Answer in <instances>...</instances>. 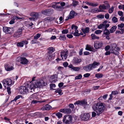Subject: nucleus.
<instances>
[{
  "instance_id": "50",
  "label": "nucleus",
  "mask_w": 124,
  "mask_h": 124,
  "mask_svg": "<svg viewBox=\"0 0 124 124\" xmlns=\"http://www.w3.org/2000/svg\"><path fill=\"white\" fill-rule=\"evenodd\" d=\"M114 8L113 6L111 7L108 10V12L110 13H112L114 10Z\"/></svg>"
},
{
  "instance_id": "49",
  "label": "nucleus",
  "mask_w": 124,
  "mask_h": 124,
  "mask_svg": "<svg viewBox=\"0 0 124 124\" xmlns=\"http://www.w3.org/2000/svg\"><path fill=\"white\" fill-rule=\"evenodd\" d=\"M56 115L58 118H61L62 116V114L59 112L58 113L56 114Z\"/></svg>"
},
{
  "instance_id": "1",
  "label": "nucleus",
  "mask_w": 124,
  "mask_h": 124,
  "mask_svg": "<svg viewBox=\"0 0 124 124\" xmlns=\"http://www.w3.org/2000/svg\"><path fill=\"white\" fill-rule=\"evenodd\" d=\"M92 108L93 110L96 112L98 116L103 113L105 109V104L101 102L95 104Z\"/></svg>"
},
{
  "instance_id": "57",
  "label": "nucleus",
  "mask_w": 124,
  "mask_h": 124,
  "mask_svg": "<svg viewBox=\"0 0 124 124\" xmlns=\"http://www.w3.org/2000/svg\"><path fill=\"white\" fill-rule=\"evenodd\" d=\"M98 28L99 29H101L104 28V27L103 26V25H102V23H101L100 24H99L98 26Z\"/></svg>"
},
{
  "instance_id": "54",
  "label": "nucleus",
  "mask_w": 124,
  "mask_h": 124,
  "mask_svg": "<svg viewBox=\"0 0 124 124\" xmlns=\"http://www.w3.org/2000/svg\"><path fill=\"white\" fill-rule=\"evenodd\" d=\"M80 69V68L78 67H74L73 70L75 71H77L79 70Z\"/></svg>"
},
{
  "instance_id": "5",
  "label": "nucleus",
  "mask_w": 124,
  "mask_h": 124,
  "mask_svg": "<svg viewBox=\"0 0 124 124\" xmlns=\"http://www.w3.org/2000/svg\"><path fill=\"white\" fill-rule=\"evenodd\" d=\"M120 48L119 47L117 46L116 44L114 43L111 44L110 46V50L111 53H113L116 55L119 54L118 51L120 50Z\"/></svg>"
},
{
  "instance_id": "30",
  "label": "nucleus",
  "mask_w": 124,
  "mask_h": 124,
  "mask_svg": "<svg viewBox=\"0 0 124 124\" xmlns=\"http://www.w3.org/2000/svg\"><path fill=\"white\" fill-rule=\"evenodd\" d=\"M48 50H49L48 53H52L54 52L55 49L53 47H50L48 48Z\"/></svg>"
},
{
  "instance_id": "44",
  "label": "nucleus",
  "mask_w": 124,
  "mask_h": 124,
  "mask_svg": "<svg viewBox=\"0 0 124 124\" xmlns=\"http://www.w3.org/2000/svg\"><path fill=\"white\" fill-rule=\"evenodd\" d=\"M112 20L114 23H116L117 22L118 19L117 18L114 16L112 17Z\"/></svg>"
},
{
  "instance_id": "35",
  "label": "nucleus",
  "mask_w": 124,
  "mask_h": 124,
  "mask_svg": "<svg viewBox=\"0 0 124 124\" xmlns=\"http://www.w3.org/2000/svg\"><path fill=\"white\" fill-rule=\"evenodd\" d=\"M103 76V75L101 73H97L95 75V77L97 78H101Z\"/></svg>"
},
{
  "instance_id": "48",
  "label": "nucleus",
  "mask_w": 124,
  "mask_h": 124,
  "mask_svg": "<svg viewBox=\"0 0 124 124\" xmlns=\"http://www.w3.org/2000/svg\"><path fill=\"white\" fill-rule=\"evenodd\" d=\"M102 32V31L101 30H96L95 31V33L96 34H99Z\"/></svg>"
},
{
  "instance_id": "33",
  "label": "nucleus",
  "mask_w": 124,
  "mask_h": 124,
  "mask_svg": "<svg viewBox=\"0 0 124 124\" xmlns=\"http://www.w3.org/2000/svg\"><path fill=\"white\" fill-rule=\"evenodd\" d=\"M117 27L116 26H114L112 27L111 28L110 30V32L111 33H112L114 32L116 29Z\"/></svg>"
},
{
  "instance_id": "51",
  "label": "nucleus",
  "mask_w": 124,
  "mask_h": 124,
  "mask_svg": "<svg viewBox=\"0 0 124 124\" xmlns=\"http://www.w3.org/2000/svg\"><path fill=\"white\" fill-rule=\"evenodd\" d=\"M51 17H47L44 19V20L45 21H51L52 20L51 19Z\"/></svg>"
},
{
  "instance_id": "38",
  "label": "nucleus",
  "mask_w": 124,
  "mask_h": 124,
  "mask_svg": "<svg viewBox=\"0 0 124 124\" xmlns=\"http://www.w3.org/2000/svg\"><path fill=\"white\" fill-rule=\"evenodd\" d=\"M62 91L60 88H58L55 91V92L56 93H58L59 95H62L63 94L62 93Z\"/></svg>"
},
{
  "instance_id": "21",
  "label": "nucleus",
  "mask_w": 124,
  "mask_h": 124,
  "mask_svg": "<svg viewBox=\"0 0 124 124\" xmlns=\"http://www.w3.org/2000/svg\"><path fill=\"white\" fill-rule=\"evenodd\" d=\"M87 102L86 100H83L81 101H78L74 103L75 105L80 104V105H85L87 104Z\"/></svg>"
},
{
  "instance_id": "60",
  "label": "nucleus",
  "mask_w": 124,
  "mask_h": 124,
  "mask_svg": "<svg viewBox=\"0 0 124 124\" xmlns=\"http://www.w3.org/2000/svg\"><path fill=\"white\" fill-rule=\"evenodd\" d=\"M38 42V41L35 40H33L31 41V43L32 44L37 43Z\"/></svg>"
},
{
  "instance_id": "4",
  "label": "nucleus",
  "mask_w": 124,
  "mask_h": 124,
  "mask_svg": "<svg viewBox=\"0 0 124 124\" xmlns=\"http://www.w3.org/2000/svg\"><path fill=\"white\" fill-rule=\"evenodd\" d=\"M3 86L5 89L6 88L10 87L13 85L14 82L10 78H5L3 79L2 81Z\"/></svg>"
},
{
  "instance_id": "23",
  "label": "nucleus",
  "mask_w": 124,
  "mask_h": 124,
  "mask_svg": "<svg viewBox=\"0 0 124 124\" xmlns=\"http://www.w3.org/2000/svg\"><path fill=\"white\" fill-rule=\"evenodd\" d=\"M61 112H63L65 113L69 114H70L71 111V110L70 109H61L60 110Z\"/></svg>"
},
{
  "instance_id": "56",
  "label": "nucleus",
  "mask_w": 124,
  "mask_h": 124,
  "mask_svg": "<svg viewBox=\"0 0 124 124\" xmlns=\"http://www.w3.org/2000/svg\"><path fill=\"white\" fill-rule=\"evenodd\" d=\"M111 93L112 94H113L114 95H116L118 94V92L117 91H112Z\"/></svg>"
},
{
  "instance_id": "8",
  "label": "nucleus",
  "mask_w": 124,
  "mask_h": 124,
  "mask_svg": "<svg viewBox=\"0 0 124 124\" xmlns=\"http://www.w3.org/2000/svg\"><path fill=\"white\" fill-rule=\"evenodd\" d=\"M24 29L23 27L19 28L14 33V37L16 38H18L22 36L23 31Z\"/></svg>"
},
{
  "instance_id": "40",
  "label": "nucleus",
  "mask_w": 124,
  "mask_h": 124,
  "mask_svg": "<svg viewBox=\"0 0 124 124\" xmlns=\"http://www.w3.org/2000/svg\"><path fill=\"white\" fill-rule=\"evenodd\" d=\"M17 45L18 46L20 47H22L23 46V44L22 42V41L20 42H19L17 43Z\"/></svg>"
},
{
  "instance_id": "36",
  "label": "nucleus",
  "mask_w": 124,
  "mask_h": 124,
  "mask_svg": "<svg viewBox=\"0 0 124 124\" xmlns=\"http://www.w3.org/2000/svg\"><path fill=\"white\" fill-rule=\"evenodd\" d=\"M91 11L93 13H97L100 12L99 9H98L97 8H94Z\"/></svg>"
},
{
  "instance_id": "26",
  "label": "nucleus",
  "mask_w": 124,
  "mask_h": 124,
  "mask_svg": "<svg viewBox=\"0 0 124 124\" xmlns=\"http://www.w3.org/2000/svg\"><path fill=\"white\" fill-rule=\"evenodd\" d=\"M51 108V106L48 104H46L41 108V109L43 110H48L50 109Z\"/></svg>"
},
{
  "instance_id": "22",
  "label": "nucleus",
  "mask_w": 124,
  "mask_h": 124,
  "mask_svg": "<svg viewBox=\"0 0 124 124\" xmlns=\"http://www.w3.org/2000/svg\"><path fill=\"white\" fill-rule=\"evenodd\" d=\"M55 56V55L54 53H48L46 59L50 61H51L54 59Z\"/></svg>"
},
{
  "instance_id": "47",
  "label": "nucleus",
  "mask_w": 124,
  "mask_h": 124,
  "mask_svg": "<svg viewBox=\"0 0 124 124\" xmlns=\"http://www.w3.org/2000/svg\"><path fill=\"white\" fill-rule=\"evenodd\" d=\"M98 5V4L97 3L91 2V6L93 7H96Z\"/></svg>"
},
{
  "instance_id": "27",
  "label": "nucleus",
  "mask_w": 124,
  "mask_h": 124,
  "mask_svg": "<svg viewBox=\"0 0 124 124\" xmlns=\"http://www.w3.org/2000/svg\"><path fill=\"white\" fill-rule=\"evenodd\" d=\"M107 23V21H105L101 23L103 25L104 28L105 29H107V28L109 26V24L108 23Z\"/></svg>"
},
{
  "instance_id": "39",
  "label": "nucleus",
  "mask_w": 124,
  "mask_h": 124,
  "mask_svg": "<svg viewBox=\"0 0 124 124\" xmlns=\"http://www.w3.org/2000/svg\"><path fill=\"white\" fill-rule=\"evenodd\" d=\"M104 34L106 35H108L110 34V32L107 29H105V30L104 31Z\"/></svg>"
},
{
  "instance_id": "18",
  "label": "nucleus",
  "mask_w": 124,
  "mask_h": 124,
  "mask_svg": "<svg viewBox=\"0 0 124 124\" xmlns=\"http://www.w3.org/2000/svg\"><path fill=\"white\" fill-rule=\"evenodd\" d=\"M5 70L7 71H10L14 70V68L13 66L10 64H6L5 65Z\"/></svg>"
},
{
  "instance_id": "45",
  "label": "nucleus",
  "mask_w": 124,
  "mask_h": 124,
  "mask_svg": "<svg viewBox=\"0 0 124 124\" xmlns=\"http://www.w3.org/2000/svg\"><path fill=\"white\" fill-rule=\"evenodd\" d=\"M40 34L39 33L37 34L34 36V38L35 39H37L40 37Z\"/></svg>"
},
{
  "instance_id": "41",
  "label": "nucleus",
  "mask_w": 124,
  "mask_h": 124,
  "mask_svg": "<svg viewBox=\"0 0 124 124\" xmlns=\"http://www.w3.org/2000/svg\"><path fill=\"white\" fill-rule=\"evenodd\" d=\"M64 9V8L62 7L59 6H57L55 9L57 10H62Z\"/></svg>"
},
{
  "instance_id": "2",
  "label": "nucleus",
  "mask_w": 124,
  "mask_h": 124,
  "mask_svg": "<svg viewBox=\"0 0 124 124\" xmlns=\"http://www.w3.org/2000/svg\"><path fill=\"white\" fill-rule=\"evenodd\" d=\"M46 83L44 82L42 80L39 81H35L31 83L30 86L29 88L31 90L33 89L37 88H39L41 86H45Z\"/></svg>"
},
{
  "instance_id": "10",
  "label": "nucleus",
  "mask_w": 124,
  "mask_h": 124,
  "mask_svg": "<svg viewBox=\"0 0 124 124\" xmlns=\"http://www.w3.org/2000/svg\"><path fill=\"white\" fill-rule=\"evenodd\" d=\"M59 31L54 28H50L47 30H45L44 32H51L52 34H55L58 33Z\"/></svg>"
},
{
  "instance_id": "63",
  "label": "nucleus",
  "mask_w": 124,
  "mask_h": 124,
  "mask_svg": "<svg viewBox=\"0 0 124 124\" xmlns=\"http://www.w3.org/2000/svg\"><path fill=\"white\" fill-rule=\"evenodd\" d=\"M104 5L106 6H108V5L109 6V8H110V5L107 1H104Z\"/></svg>"
},
{
  "instance_id": "11",
  "label": "nucleus",
  "mask_w": 124,
  "mask_h": 124,
  "mask_svg": "<svg viewBox=\"0 0 124 124\" xmlns=\"http://www.w3.org/2000/svg\"><path fill=\"white\" fill-rule=\"evenodd\" d=\"M77 14L75 12L73 11H71L69 14V15L66 17V19L65 20H67L70 19H71L73 18L74 17L77 15Z\"/></svg>"
},
{
  "instance_id": "31",
  "label": "nucleus",
  "mask_w": 124,
  "mask_h": 124,
  "mask_svg": "<svg viewBox=\"0 0 124 124\" xmlns=\"http://www.w3.org/2000/svg\"><path fill=\"white\" fill-rule=\"evenodd\" d=\"M60 3V2H54L51 4V6H52V8H55V9H56L57 7V5L59 4Z\"/></svg>"
},
{
  "instance_id": "16",
  "label": "nucleus",
  "mask_w": 124,
  "mask_h": 124,
  "mask_svg": "<svg viewBox=\"0 0 124 124\" xmlns=\"http://www.w3.org/2000/svg\"><path fill=\"white\" fill-rule=\"evenodd\" d=\"M53 12V10L52 9H48L43 10L42 12V13L45 15L50 16Z\"/></svg>"
},
{
  "instance_id": "53",
  "label": "nucleus",
  "mask_w": 124,
  "mask_h": 124,
  "mask_svg": "<svg viewBox=\"0 0 124 124\" xmlns=\"http://www.w3.org/2000/svg\"><path fill=\"white\" fill-rule=\"evenodd\" d=\"M59 20H60V21L59 22H56V23L58 24H60L61 23H62L63 22V18L62 16H61L59 18Z\"/></svg>"
},
{
  "instance_id": "55",
  "label": "nucleus",
  "mask_w": 124,
  "mask_h": 124,
  "mask_svg": "<svg viewBox=\"0 0 124 124\" xmlns=\"http://www.w3.org/2000/svg\"><path fill=\"white\" fill-rule=\"evenodd\" d=\"M78 3V2L77 1H73L72 4L73 6H75L77 5Z\"/></svg>"
},
{
  "instance_id": "62",
  "label": "nucleus",
  "mask_w": 124,
  "mask_h": 124,
  "mask_svg": "<svg viewBox=\"0 0 124 124\" xmlns=\"http://www.w3.org/2000/svg\"><path fill=\"white\" fill-rule=\"evenodd\" d=\"M6 89H7V91L8 92V93L9 94H11V92L10 91V87H8V88H6Z\"/></svg>"
},
{
  "instance_id": "7",
  "label": "nucleus",
  "mask_w": 124,
  "mask_h": 124,
  "mask_svg": "<svg viewBox=\"0 0 124 124\" xmlns=\"http://www.w3.org/2000/svg\"><path fill=\"white\" fill-rule=\"evenodd\" d=\"M78 27L74 24L72 25L71 29L70 31V33L71 34H73V35L76 36H79V34L78 33V31L77 30Z\"/></svg>"
},
{
  "instance_id": "14",
  "label": "nucleus",
  "mask_w": 124,
  "mask_h": 124,
  "mask_svg": "<svg viewBox=\"0 0 124 124\" xmlns=\"http://www.w3.org/2000/svg\"><path fill=\"white\" fill-rule=\"evenodd\" d=\"M90 117V115L89 113L82 114L81 115V117L82 120L87 121Z\"/></svg>"
},
{
  "instance_id": "20",
  "label": "nucleus",
  "mask_w": 124,
  "mask_h": 124,
  "mask_svg": "<svg viewBox=\"0 0 124 124\" xmlns=\"http://www.w3.org/2000/svg\"><path fill=\"white\" fill-rule=\"evenodd\" d=\"M109 6L108 5L107 6H106L103 4L100 5L99 7L100 12H103V10L107 9L109 8Z\"/></svg>"
},
{
  "instance_id": "52",
  "label": "nucleus",
  "mask_w": 124,
  "mask_h": 124,
  "mask_svg": "<svg viewBox=\"0 0 124 124\" xmlns=\"http://www.w3.org/2000/svg\"><path fill=\"white\" fill-rule=\"evenodd\" d=\"M97 17L100 18L102 19L104 18V15H103L101 14L98 15L97 16Z\"/></svg>"
},
{
  "instance_id": "58",
  "label": "nucleus",
  "mask_w": 124,
  "mask_h": 124,
  "mask_svg": "<svg viewBox=\"0 0 124 124\" xmlns=\"http://www.w3.org/2000/svg\"><path fill=\"white\" fill-rule=\"evenodd\" d=\"M14 22H15V20L13 18V17H12V19L9 22V23L10 24H12L14 23Z\"/></svg>"
},
{
  "instance_id": "34",
  "label": "nucleus",
  "mask_w": 124,
  "mask_h": 124,
  "mask_svg": "<svg viewBox=\"0 0 124 124\" xmlns=\"http://www.w3.org/2000/svg\"><path fill=\"white\" fill-rule=\"evenodd\" d=\"M20 98H21L22 99L23 98V97L21 95H19L17 96L12 101H16L18 99H19Z\"/></svg>"
},
{
  "instance_id": "24",
  "label": "nucleus",
  "mask_w": 124,
  "mask_h": 124,
  "mask_svg": "<svg viewBox=\"0 0 124 124\" xmlns=\"http://www.w3.org/2000/svg\"><path fill=\"white\" fill-rule=\"evenodd\" d=\"M20 59L21 63L23 64H27L28 62V60L24 57H21Z\"/></svg>"
},
{
  "instance_id": "29",
  "label": "nucleus",
  "mask_w": 124,
  "mask_h": 124,
  "mask_svg": "<svg viewBox=\"0 0 124 124\" xmlns=\"http://www.w3.org/2000/svg\"><path fill=\"white\" fill-rule=\"evenodd\" d=\"M85 49L88 51H92L93 50V48L91 46L89 45H87L86 46Z\"/></svg>"
},
{
  "instance_id": "13",
  "label": "nucleus",
  "mask_w": 124,
  "mask_h": 124,
  "mask_svg": "<svg viewBox=\"0 0 124 124\" xmlns=\"http://www.w3.org/2000/svg\"><path fill=\"white\" fill-rule=\"evenodd\" d=\"M68 51L67 50L62 51L61 53V56L62 59L64 60H66L68 56Z\"/></svg>"
},
{
  "instance_id": "12",
  "label": "nucleus",
  "mask_w": 124,
  "mask_h": 124,
  "mask_svg": "<svg viewBox=\"0 0 124 124\" xmlns=\"http://www.w3.org/2000/svg\"><path fill=\"white\" fill-rule=\"evenodd\" d=\"M31 16L34 18L35 19H37L38 18H40L41 17V14L40 13L33 12L30 14Z\"/></svg>"
},
{
  "instance_id": "17",
  "label": "nucleus",
  "mask_w": 124,
  "mask_h": 124,
  "mask_svg": "<svg viewBox=\"0 0 124 124\" xmlns=\"http://www.w3.org/2000/svg\"><path fill=\"white\" fill-rule=\"evenodd\" d=\"M103 44V43L101 42L95 41L94 42V46L95 49H97L101 47Z\"/></svg>"
},
{
  "instance_id": "59",
  "label": "nucleus",
  "mask_w": 124,
  "mask_h": 124,
  "mask_svg": "<svg viewBox=\"0 0 124 124\" xmlns=\"http://www.w3.org/2000/svg\"><path fill=\"white\" fill-rule=\"evenodd\" d=\"M62 32V34H66L68 32V30L67 29L63 30Z\"/></svg>"
},
{
  "instance_id": "42",
  "label": "nucleus",
  "mask_w": 124,
  "mask_h": 124,
  "mask_svg": "<svg viewBox=\"0 0 124 124\" xmlns=\"http://www.w3.org/2000/svg\"><path fill=\"white\" fill-rule=\"evenodd\" d=\"M13 18L15 20H19L20 19H23L24 18L23 17H19L16 16H15L13 17Z\"/></svg>"
},
{
  "instance_id": "46",
  "label": "nucleus",
  "mask_w": 124,
  "mask_h": 124,
  "mask_svg": "<svg viewBox=\"0 0 124 124\" xmlns=\"http://www.w3.org/2000/svg\"><path fill=\"white\" fill-rule=\"evenodd\" d=\"M82 76L81 74H79L78 76H76L75 77V79H80L82 78Z\"/></svg>"
},
{
  "instance_id": "3",
  "label": "nucleus",
  "mask_w": 124,
  "mask_h": 124,
  "mask_svg": "<svg viewBox=\"0 0 124 124\" xmlns=\"http://www.w3.org/2000/svg\"><path fill=\"white\" fill-rule=\"evenodd\" d=\"M99 65L100 63L99 62H97L95 61H94L93 63L90 64L84 67L83 69L86 71H90Z\"/></svg>"
},
{
  "instance_id": "6",
  "label": "nucleus",
  "mask_w": 124,
  "mask_h": 124,
  "mask_svg": "<svg viewBox=\"0 0 124 124\" xmlns=\"http://www.w3.org/2000/svg\"><path fill=\"white\" fill-rule=\"evenodd\" d=\"M72 117L70 115L65 116L63 117V121L66 124H69L72 122Z\"/></svg>"
},
{
  "instance_id": "19",
  "label": "nucleus",
  "mask_w": 124,
  "mask_h": 124,
  "mask_svg": "<svg viewBox=\"0 0 124 124\" xmlns=\"http://www.w3.org/2000/svg\"><path fill=\"white\" fill-rule=\"evenodd\" d=\"M57 75L56 74H54L51 76L50 81L51 83H55L57 81Z\"/></svg>"
},
{
  "instance_id": "32",
  "label": "nucleus",
  "mask_w": 124,
  "mask_h": 124,
  "mask_svg": "<svg viewBox=\"0 0 124 124\" xmlns=\"http://www.w3.org/2000/svg\"><path fill=\"white\" fill-rule=\"evenodd\" d=\"M91 36L92 39L93 40L95 39H98L99 38V37L96 36L94 34H92L91 35Z\"/></svg>"
},
{
  "instance_id": "9",
  "label": "nucleus",
  "mask_w": 124,
  "mask_h": 124,
  "mask_svg": "<svg viewBox=\"0 0 124 124\" xmlns=\"http://www.w3.org/2000/svg\"><path fill=\"white\" fill-rule=\"evenodd\" d=\"M19 91L22 94H26L28 92V89L26 87L24 86H21L20 87Z\"/></svg>"
},
{
  "instance_id": "61",
  "label": "nucleus",
  "mask_w": 124,
  "mask_h": 124,
  "mask_svg": "<svg viewBox=\"0 0 124 124\" xmlns=\"http://www.w3.org/2000/svg\"><path fill=\"white\" fill-rule=\"evenodd\" d=\"M63 66L65 67H66L68 65V63L67 62H64L63 64Z\"/></svg>"
},
{
  "instance_id": "64",
  "label": "nucleus",
  "mask_w": 124,
  "mask_h": 124,
  "mask_svg": "<svg viewBox=\"0 0 124 124\" xmlns=\"http://www.w3.org/2000/svg\"><path fill=\"white\" fill-rule=\"evenodd\" d=\"M90 75V74L89 73H86L84 75V76L85 78H87L89 77Z\"/></svg>"
},
{
  "instance_id": "28",
  "label": "nucleus",
  "mask_w": 124,
  "mask_h": 124,
  "mask_svg": "<svg viewBox=\"0 0 124 124\" xmlns=\"http://www.w3.org/2000/svg\"><path fill=\"white\" fill-rule=\"evenodd\" d=\"M90 28L88 27H86L85 28L82 29V31L85 34L88 33L89 32Z\"/></svg>"
},
{
  "instance_id": "37",
  "label": "nucleus",
  "mask_w": 124,
  "mask_h": 124,
  "mask_svg": "<svg viewBox=\"0 0 124 124\" xmlns=\"http://www.w3.org/2000/svg\"><path fill=\"white\" fill-rule=\"evenodd\" d=\"M117 26L119 29L122 30V29L124 27V23H122L118 25Z\"/></svg>"
},
{
  "instance_id": "43",
  "label": "nucleus",
  "mask_w": 124,
  "mask_h": 124,
  "mask_svg": "<svg viewBox=\"0 0 124 124\" xmlns=\"http://www.w3.org/2000/svg\"><path fill=\"white\" fill-rule=\"evenodd\" d=\"M59 39L61 40H64L66 39L65 35L61 36L59 37Z\"/></svg>"
},
{
  "instance_id": "25",
  "label": "nucleus",
  "mask_w": 124,
  "mask_h": 124,
  "mask_svg": "<svg viewBox=\"0 0 124 124\" xmlns=\"http://www.w3.org/2000/svg\"><path fill=\"white\" fill-rule=\"evenodd\" d=\"M81 61L80 58H79L75 57L73 59V63L76 64L80 63Z\"/></svg>"
},
{
  "instance_id": "15",
  "label": "nucleus",
  "mask_w": 124,
  "mask_h": 124,
  "mask_svg": "<svg viewBox=\"0 0 124 124\" xmlns=\"http://www.w3.org/2000/svg\"><path fill=\"white\" fill-rule=\"evenodd\" d=\"M3 31L5 33L8 34L13 32V28L5 27H3Z\"/></svg>"
}]
</instances>
